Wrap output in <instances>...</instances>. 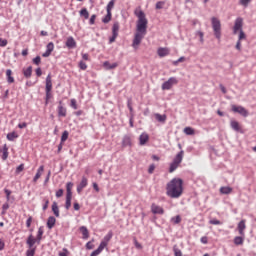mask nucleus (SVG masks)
I'll return each mask as SVG.
<instances>
[{"label":"nucleus","instance_id":"nucleus-1","mask_svg":"<svg viewBox=\"0 0 256 256\" xmlns=\"http://www.w3.org/2000/svg\"><path fill=\"white\" fill-rule=\"evenodd\" d=\"M134 15L138 17V21L136 23V34L133 40L132 47L137 49L139 45H141V41L145 35H147V25L149 21L147 20V16H145V12L141 10V8H136L134 11Z\"/></svg>","mask_w":256,"mask_h":256},{"label":"nucleus","instance_id":"nucleus-2","mask_svg":"<svg viewBox=\"0 0 256 256\" xmlns=\"http://www.w3.org/2000/svg\"><path fill=\"white\" fill-rule=\"evenodd\" d=\"M166 195L171 199H179L183 195V180L181 178H173L166 185Z\"/></svg>","mask_w":256,"mask_h":256},{"label":"nucleus","instance_id":"nucleus-3","mask_svg":"<svg viewBox=\"0 0 256 256\" xmlns=\"http://www.w3.org/2000/svg\"><path fill=\"white\" fill-rule=\"evenodd\" d=\"M111 239H113V231H109L107 233V235L104 236L103 240L101 241L99 247L94 250L90 256H97V255H101V253L103 252V249H105V247H107V245H109V241H111Z\"/></svg>","mask_w":256,"mask_h":256},{"label":"nucleus","instance_id":"nucleus-4","mask_svg":"<svg viewBox=\"0 0 256 256\" xmlns=\"http://www.w3.org/2000/svg\"><path fill=\"white\" fill-rule=\"evenodd\" d=\"M184 155L185 152L182 150L175 156L172 163H170L169 173H173L175 170L178 169L179 165H181V163L183 162Z\"/></svg>","mask_w":256,"mask_h":256},{"label":"nucleus","instance_id":"nucleus-5","mask_svg":"<svg viewBox=\"0 0 256 256\" xmlns=\"http://www.w3.org/2000/svg\"><path fill=\"white\" fill-rule=\"evenodd\" d=\"M211 23L216 39H221V21L217 17H212Z\"/></svg>","mask_w":256,"mask_h":256},{"label":"nucleus","instance_id":"nucleus-6","mask_svg":"<svg viewBox=\"0 0 256 256\" xmlns=\"http://www.w3.org/2000/svg\"><path fill=\"white\" fill-rule=\"evenodd\" d=\"M177 83H179V80H177V78H169L166 82L162 84V91H169L173 88V85H177Z\"/></svg>","mask_w":256,"mask_h":256},{"label":"nucleus","instance_id":"nucleus-7","mask_svg":"<svg viewBox=\"0 0 256 256\" xmlns=\"http://www.w3.org/2000/svg\"><path fill=\"white\" fill-rule=\"evenodd\" d=\"M119 22H115L112 26V37H110L109 39V43H115V40L117 39V37H119Z\"/></svg>","mask_w":256,"mask_h":256},{"label":"nucleus","instance_id":"nucleus-8","mask_svg":"<svg viewBox=\"0 0 256 256\" xmlns=\"http://www.w3.org/2000/svg\"><path fill=\"white\" fill-rule=\"evenodd\" d=\"M231 109L233 113H238L239 115H242V117L249 116V111H247L243 106L232 105Z\"/></svg>","mask_w":256,"mask_h":256},{"label":"nucleus","instance_id":"nucleus-9","mask_svg":"<svg viewBox=\"0 0 256 256\" xmlns=\"http://www.w3.org/2000/svg\"><path fill=\"white\" fill-rule=\"evenodd\" d=\"M243 31V18L238 17L235 20L234 27H233V33L234 35H237V32Z\"/></svg>","mask_w":256,"mask_h":256},{"label":"nucleus","instance_id":"nucleus-10","mask_svg":"<svg viewBox=\"0 0 256 256\" xmlns=\"http://www.w3.org/2000/svg\"><path fill=\"white\" fill-rule=\"evenodd\" d=\"M35 243H37V238H35L33 234H30L26 240V245H28V249H37Z\"/></svg>","mask_w":256,"mask_h":256},{"label":"nucleus","instance_id":"nucleus-11","mask_svg":"<svg viewBox=\"0 0 256 256\" xmlns=\"http://www.w3.org/2000/svg\"><path fill=\"white\" fill-rule=\"evenodd\" d=\"M245 223V220H241L237 226L238 233L241 235V237H245V229H247V225Z\"/></svg>","mask_w":256,"mask_h":256},{"label":"nucleus","instance_id":"nucleus-12","mask_svg":"<svg viewBox=\"0 0 256 256\" xmlns=\"http://www.w3.org/2000/svg\"><path fill=\"white\" fill-rule=\"evenodd\" d=\"M151 211L154 215H163V213H165L163 207L156 204H152Z\"/></svg>","mask_w":256,"mask_h":256},{"label":"nucleus","instance_id":"nucleus-13","mask_svg":"<svg viewBox=\"0 0 256 256\" xmlns=\"http://www.w3.org/2000/svg\"><path fill=\"white\" fill-rule=\"evenodd\" d=\"M54 49H55V44H53V42H49L46 46L45 53L42 54V57H49L51 53H53Z\"/></svg>","mask_w":256,"mask_h":256},{"label":"nucleus","instance_id":"nucleus-14","mask_svg":"<svg viewBox=\"0 0 256 256\" xmlns=\"http://www.w3.org/2000/svg\"><path fill=\"white\" fill-rule=\"evenodd\" d=\"M171 53V50L167 47H160L157 50V55L160 57H167Z\"/></svg>","mask_w":256,"mask_h":256},{"label":"nucleus","instance_id":"nucleus-15","mask_svg":"<svg viewBox=\"0 0 256 256\" xmlns=\"http://www.w3.org/2000/svg\"><path fill=\"white\" fill-rule=\"evenodd\" d=\"M45 91H53V79L51 77V73L46 77V87Z\"/></svg>","mask_w":256,"mask_h":256},{"label":"nucleus","instance_id":"nucleus-16","mask_svg":"<svg viewBox=\"0 0 256 256\" xmlns=\"http://www.w3.org/2000/svg\"><path fill=\"white\" fill-rule=\"evenodd\" d=\"M66 47H68V49H75V47H77V42L75 41V38H73L72 36L68 37L66 41Z\"/></svg>","mask_w":256,"mask_h":256},{"label":"nucleus","instance_id":"nucleus-17","mask_svg":"<svg viewBox=\"0 0 256 256\" xmlns=\"http://www.w3.org/2000/svg\"><path fill=\"white\" fill-rule=\"evenodd\" d=\"M58 116L59 117H67V108L63 107V102H59L58 106Z\"/></svg>","mask_w":256,"mask_h":256},{"label":"nucleus","instance_id":"nucleus-18","mask_svg":"<svg viewBox=\"0 0 256 256\" xmlns=\"http://www.w3.org/2000/svg\"><path fill=\"white\" fill-rule=\"evenodd\" d=\"M88 183L89 182H88L87 178L82 177L80 185L77 186V193H81V191H83V189H85V187H87Z\"/></svg>","mask_w":256,"mask_h":256},{"label":"nucleus","instance_id":"nucleus-19","mask_svg":"<svg viewBox=\"0 0 256 256\" xmlns=\"http://www.w3.org/2000/svg\"><path fill=\"white\" fill-rule=\"evenodd\" d=\"M43 171H45V166H40L36 172V175L33 178V183H36L41 179V175H43Z\"/></svg>","mask_w":256,"mask_h":256},{"label":"nucleus","instance_id":"nucleus-20","mask_svg":"<svg viewBox=\"0 0 256 256\" xmlns=\"http://www.w3.org/2000/svg\"><path fill=\"white\" fill-rule=\"evenodd\" d=\"M73 183L68 182L66 184V197H73Z\"/></svg>","mask_w":256,"mask_h":256},{"label":"nucleus","instance_id":"nucleus-21","mask_svg":"<svg viewBox=\"0 0 256 256\" xmlns=\"http://www.w3.org/2000/svg\"><path fill=\"white\" fill-rule=\"evenodd\" d=\"M6 77L8 83H15V78L13 77V71L11 69L6 70Z\"/></svg>","mask_w":256,"mask_h":256},{"label":"nucleus","instance_id":"nucleus-22","mask_svg":"<svg viewBox=\"0 0 256 256\" xmlns=\"http://www.w3.org/2000/svg\"><path fill=\"white\" fill-rule=\"evenodd\" d=\"M140 145H146V143L149 141V134L142 133L139 137Z\"/></svg>","mask_w":256,"mask_h":256},{"label":"nucleus","instance_id":"nucleus-23","mask_svg":"<svg viewBox=\"0 0 256 256\" xmlns=\"http://www.w3.org/2000/svg\"><path fill=\"white\" fill-rule=\"evenodd\" d=\"M55 223H57V219H55L53 216H50L47 220L48 229H53V227H55Z\"/></svg>","mask_w":256,"mask_h":256},{"label":"nucleus","instance_id":"nucleus-24","mask_svg":"<svg viewBox=\"0 0 256 256\" xmlns=\"http://www.w3.org/2000/svg\"><path fill=\"white\" fill-rule=\"evenodd\" d=\"M23 75L26 77V79L31 78V75H33V67L29 66L28 68L23 69Z\"/></svg>","mask_w":256,"mask_h":256},{"label":"nucleus","instance_id":"nucleus-25","mask_svg":"<svg viewBox=\"0 0 256 256\" xmlns=\"http://www.w3.org/2000/svg\"><path fill=\"white\" fill-rule=\"evenodd\" d=\"M220 193L222 195H229L231 193H233V188L229 187V186H224L220 188Z\"/></svg>","mask_w":256,"mask_h":256},{"label":"nucleus","instance_id":"nucleus-26","mask_svg":"<svg viewBox=\"0 0 256 256\" xmlns=\"http://www.w3.org/2000/svg\"><path fill=\"white\" fill-rule=\"evenodd\" d=\"M103 65L105 69H117V67H119V64L117 62L110 64L109 61H105Z\"/></svg>","mask_w":256,"mask_h":256},{"label":"nucleus","instance_id":"nucleus-27","mask_svg":"<svg viewBox=\"0 0 256 256\" xmlns=\"http://www.w3.org/2000/svg\"><path fill=\"white\" fill-rule=\"evenodd\" d=\"M80 233H82V239H89V230L85 226L80 227Z\"/></svg>","mask_w":256,"mask_h":256},{"label":"nucleus","instance_id":"nucleus-28","mask_svg":"<svg viewBox=\"0 0 256 256\" xmlns=\"http://www.w3.org/2000/svg\"><path fill=\"white\" fill-rule=\"evenodd\" d=\"M6 138L8 141H15V139L19 138V134H17V132H10L7 134Z\"/></svg>","mask_w":256,"mask_h":256},{"label":"nucleus","instance_id":"nucleus-29","mask_svg":"<svg viewBox=\"0 0 256 256\" xmlns=\"http://www.w3.org/2000/svg\"><path fill=\"white\" fill-rule=\"evenodd\" d=\"M43 227H40L38 229V233H37V237H36V240H37V245H41V239H43Z\"/></svg>","mask_w":256,"mask_h":256},{"label":"nucleus","instance_id":"nucleus-30","mask_svg":"<svg viewBox=\"0 0 256 256\" xmlns=\"http://www.w3.org/2000/svg\"><path fill=\"white\" fill-rule=\"evenodd\" d=\"M230 126L234 131H241V125H239V122L232 120L230 122Z\"/></svg>","mask_w":256,"mask_h":256},{"label":"nucleus","instance_id":"nucleus-31","mask_svg":"<svg viewBox=\"0 0 256 256\" xmlns=\"http://www.w3.org/2000/svg\"><path fill=\"white\" fill-rule=\"evenodd\" d=\"M122 145L123 147H129L131 146V137L129 136H124L122 140Z\"/></svg>","mask_w":256,"mask_h":256},{"label":"nucleus","instance_id":"nucleus-32","mask_svg":"<svg viewBox=\"0 0 256 256\" xmlns=\"http://www.w3.org/2000/svg\"><path fill=\"white\" fill-rule=\"evenodd\" d=\"M52 211H53L55 217H59L60 216L59 206L57 205V202H53V204H52Z\"/></svg>","mask_w":256,"mask_h":256},{"label":"nucleus","instance_id":"nucleus-33","mask_svg":"<svg viewBox=\"0 0 256 256\" xmlns=\"http://www.w3.org/2000/svg\"><path fill=\"white\" fill-rule=\"evenodd\" d=\"M155 119H157L159 123H165V121H167V115L155 114Z\"/></svg>","mask_w":256,"mask_h":256},{"label":"nucleus","instance_id":"nucleus-34","mask_svg":"<svg viewBox=\"0 0 256 256\" xmlns=\"http://www.w3.org/2000/svg\"><path fill=\"white\" fill-rule=\"evenodd\" d=\"M244 241H245V239L241 236H236L234 238V244L235 245H243Z\"/></svg>","mask_w":256,"mask_h":256},{"label":"nucleus","instance_id":"nucleus-35","mask_svg":"<svg viewBox=\"0 0 256 256\" xmlns=\"http://www.w3.org/2000/svg\"><path fill=\"white\" fill-rule=\"evenodd\" d=\"M73 199V196H66V203H65V208L67 211L71 209V200Z\"/></svg>","mask_w":256,"mask_h":256},{"label":"nucleus","instance_id":"nucleus-36","mask_svg":"<svg viewBox=\"0 0 256 256\" xmlns=\"http://www.w3.org/2000/svg\"><path fill=\"white\" fill-rule=\"evenodd\" d=\"M113 7H115V0H111L107 7H106V11L107 13H111V11H113Z\"/></svg>","mask_w":256,"mask_h":256},{"label":"nucleus","instance_id":"nucleus-37","mask_svg":"<svg viewBox=\"0 0 256 256\" xmlns=\"http://www.w3.org/2000/svg\"><path fill=\"white\" fill-rule=\"evenodd\" d=\"M112 17L113 14L111 12H107L106 16L102 19V23H109Z\"/></svg>","mask_w":256,"mask_h":256},{"label":"nucleus","instance_id":"nucleus-38","mask_svg":"<svg viewBox=\"0 0 256 256\" xmlns=\"http://www.w3.org/2000/svg\"><path fill=\"white\" fill-rule=\"evenodd\" d=\"M7 157H9V149L7 148V145H5L3 148V155H2L3 161H6Z\"/></svg>","mask_w":256,"mask_h":256},{"label":"nucleus","instance_id":"nucleus-39","mask_svg":"<svg viewBox=\"0 0 256 256\" xmlns=\"http://www.w3.org/2000/svg\"><path fill=\"white\" fill-rule=\"evenodd\" d=\"M69 139V132L65 130L61 136V143H65Z\"/></svg>","mask_w":256,"mask_h":256},{"label":"nucleus","instance_id":"nucleus-40","mask_svg":"<svg viewBox=\"0 0 256 256\" xmlns=\"http://www.w3.org/2000/svg\"><path fill=\"white\" fill-rule=\"evenodd\" d=\"M184 133L186 135H195V130L191 127H186L184 128Z\"/></svg>","mask_w":256,"mask_h":256},{"label":"nucleus","instance_id":"nucleus-41","mask_svg":"<svg viewBox=\"0 0 256 256\" xmlns=\"http://www.w3.org/2000/svg\"><path fill=\"white\" fill-rule=\"evenodd\" d=\"M35 251H37V248H28L26 256H35Z\"/></svg>","mask_w":256,"mask_h":256},{"label":"nucleus","instance_id":"nucleus-42","mask_svg":"<svg viewBox=\"0 0 256 256\" xmlns=\"http://www.w3.org/2000/svg\"><path fill=\"white\" fill-rule=\"evenodd\" d=\"M80 15L82 17H84L85 19H89V11L86 10V8H83L81 11H80Z\"/></svg>","mask_w":256,"mask_h":256},{"label":"nucleus","instance_id":"nucleus-43","mask_svg":"<svg viewBox=\"0 0 256 256\" xmlns=\"http://www.w3.org/2000/svg\"><path fill=\"white\" fill-rule=\"evenodd\" d=\"M171 221L174 223V225H179V223H181V216L177 215L176 217H172Z\"/></svg>","mask_w":256,"mask_h":256},{"label":"nucleus","instance_id":"nucleus-44","mask_svg":"<svg viewBox=\"0 0 256 256\" xmlns=\"http://www.w3.org/2000/svg\"><path fill=\"white\" fill-rule=\"evenodd\" d=\"M70 252L67 248H63L61 252H59L58 256H69Z\"/></svg>","mask_w":256,"mask_h":256},{"label":"nucleus","instance_id":"nucleus-45","mask_svg":"<svg viewBox=\"0 0 256 256\" xmlns=\"http://www.w3.org/2000/svg\"><path fill=\"white\" fill-rule=\"evenodd\" d=\"M4 193H5V195H6V200H7V201H11V193H12L11 190L5 188V189H4Z\"/></svg>","mask_w":256,"mask_h":256},{"label":"nucleus","instance_id":"nucleus-46","mask_svg":"<svg viewBox=\"0 0 256 256\" xmlns=\"http://www.w3.org/2000/svg\"><path fill=\"white\" fill-rule=\"evenodd\" d=\"M78 67L82 70V71H86L87 69V63H85L84 61H80L78 64Z\"/></svg>","mask_w":256,"mask_h":256},{"label":"nucleus","instance_id":"nucleus-47","mask_svg":"<svg viewBox=\"0 0 256 256\" xmlns=\"http://www.w3.org/2000/svg\"><path fill=\"white\" fill-rule=\"evenodd\" d=\"M46 91V105H49V99H51L52 95H51V90H45Z\"/></svg>","mask_w":256,"mask_h":256},{"label":"nucleus","instance_id":"nucleus-48","mask_svg":"<svg viewBox=\"0 0 256 256\" xmlns=\"http://www.w3.org/2000/svg\"><path fill=\"white\" fill-rule=\"evenodd\" d=\"M70 107H72V109L77 110V109H78L77 100L71 99V100H70Z\"/></svg>","mask_w":256,"mask_h":256},{"label":"nucleus","instance_id":"nucleus-49","mask_svg":"<svg viewBox=\"0 0 256 256\" xmlns=\"http://www.w3.org/2000/svg\"><path fill=\"white\" fill-rule=\"evenodd\" d=\"M210 225H223V222L217 220V219H212L209 221Z\"/></svg>","mask_w":256,"mask_h":256},{"label":"nucleus","instance_id":"nucleus-50","mask_svg":"<svg viewBox=\"0 0 256 256\" xmlns=\"http://www.w3.org/2000/svg\"><path fill=\"white\" fill-rule=\"evenodd\" d=\"M239 3H240V5H242L243 7H248L249 4L251 3V0H240Z\"/></svg>","mask_w":256,"mask_h":256},{"label":"nucleus","instance_id":"nucleus-51","mask_svg":"<svg viewBox=\"0 0 256 256\" xmlns=\"http://www.w3.org/2000/svg\"><path fill=\"white\" fill-rule=\"evenodd\" d=\"M243 39H247V36L245 35V32L241 30L239 33L238 41H243Z\"/></svg>","mask_w":256,"mask_h":256},{"label":"nucleus","instance_id":"nucleus-52","mask_svg":"<svg viewBox=\"0 0 256 256\" xmlns=\"http://www.w3.org/2000/svg\"><path fill=\"white\" fill-rule=\"evenodd\" d=\"M93 241H89L87 244H86V249L88 250H91V249H95V245L93 244Z\"/></svg>","mask_w":256,"mask_h":256},{"label":"nucleus","instance_id":"nucleus-53","mask_svg":"<svg viewBox=\"0 0 256 256\" xmlns=\"http://www.w3.org/2000/svg\"><path fill=\"white\" fill-rule=\"evenodd\" d=\"M155 172V164H151L148 168V173L150 175H153V173Z\"/></svg>","mask_w":256,"mask_h":256},{"label":"nucleus","instance_id":"nucleus-54","mask_svg":"<svg viewBox=\"0 0 256 256\" xmlns=\"http://www.w3.org/2000/svg\"><path fill=\"white\" fill-rule=\"evenodd\" d=\"M164 6H165V2L163 1H159L156 3V9H163Z\"/></svg>","mask_w":256,"mask_h":256},{"label":"nucleus","instance_id":"nucleus-55","mask_svg":"<svg viewBox=\"0 0 256 256\" xmlns=\"http://www.w3.org/2000/svg\"><path fill=\"white\" fill-rule=\"evenodd\" d=\"M7 39L0 38V47H7Z\"/></svg>","mask_w":256,"mask_h":256},{"label":"nucleus","instance_id":"nucleus-56","mask_svg":"<svg viewBox=\"0 0 256 256\" xmlns=\"http://www.w3.org/2000/svg\"><path fill=\"white\" fill-rule=\"evenodd\" d=\"M33 64L34 65H40L41 64V57L37 56L36 58L33 59Z\"/></svg>","mask_w":256,"mask_h":256},{"label":"nucleus","instance_id":"nucleus-57","mask_svg":"<svg viewBox=\"0 0 256 256\" xmlns=\"http://www.w3.org/2000/svg\"><path fill=\"white\" fill-rule=\"evenodd\" d=\"M31 223H33V217L29 216L26 221V227L29 229L31 227Z\"/></svg>","mask_w":256,"mask_h":256},{"label":"nucleus","instance_id":"nucleus-58","mask_svg":"<svg viewBox=\"0 0 256 256\" xmlns=\"http://www.w3.org/2000/svg\"><path fill=\"white\" fill-rule=\"evenodd\" d=\"M201 243H203V245H207L209 243V238H207V236L201 237L200 239Z\"/></svg>","mask_w":256,"mask_h":256},{"label":"nucleus","instance_id":"nucleus-59","mask_svg":"<svg viewBox=\"0 0 256 256\" xmlns=\"http://www.w3.org/2000/svg\"><path fill=\"white\" fill-rule=\"evenodd\" d=\"M95 19H97V15L93 14L89 20L90 25H95Z\"/></svg>","mask_w":256,"mask_h":256},{"label":"nucleus","instance_id":"nucleus-60","mask_svg":"<svg viewBox=\"0 0 256 256\" xmlns=\"http://www.w3.org/2000/svg\"><path fill=\"white\" fill-rule=\"evenodd\" d=\"M23 169H25V166L23 164H20L17 168H16V173H21V171H23Z\"/></svg>","mask_w":256,"mask_h":256},{"label":"nucleus","instance_id":"nucleus-61","mask_svg":"<svg viewBox=\"0 0 256 256\" xmlns=\"http://www.w3.org/2000/svg\"><path fill=\"white\" fill-rule=\"evenodd\" d=\"M63 193H64V191H63V189H59L57 192H56V197H63Z\"/></svg>","mask_w":256,"mask_h":256},{"label":"nucleus","instance_id":"nucleus-62","mask_svg":"<svg viewBox=\"0 0 256 256\" xmlns=\"http://www.w3.org/2000/svg\"><path fill=\"white\" fill-rule=\"evenodd\" d=\"M197 35H198V36H199V38H200V42H201V43H203V41H204V39H203V37H204L203 32L198 31V32H197Z\"/></svg>","mask_w":256,"mask_h":256},{"label":"nucleus","instance_id":"nucleus-63","mask_svg":"<svg viewBox=\"0 0 256 256\" xmlns=\"http://www.w3.org/2000/svg\"><path fill=\"white\" fill-rule=\"evenodd\" d=\"M82 59H83L84 61H89V54H87V53H82Z\"/></svg>","mask_w":256,"mask_h":256},{"label":"nucleus","instance_id":"nucleus-64","mask_svg":"<svg viewBox=\"0 0 256 256\" xmlns=\"http://www.w3.org/2000/svg\"><path fill=\"white\" fill-rule=\"evenodd\" d=\"M236 49H237V51H241V41H237V43H236Z\"/></svg>","mask_w":256,"mask_h":256}]
</instances>
